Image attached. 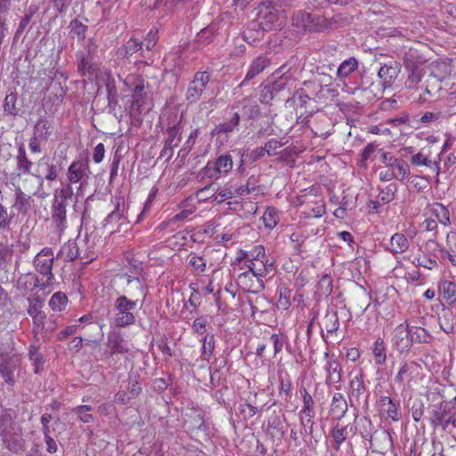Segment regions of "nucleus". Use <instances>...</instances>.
Here are the masks:
<instances>
[{"label":"nucleus","mask_w":456,"mask_h":456,"mask_svg":"<svg viewBox=\"0 0 456 456\" xmlns=\"http://www.w3.org/2000/svg\"><path fill=\"white\" fill-rule=\"evenodd\" d=\"M117 279L122 288L123 294L129 299H139L142 304L146 296V288L144 282L134 271L125 272L117 274Z\"/></svg>","instance_id":"4"},{"label":"nucleus","mask_w":456,"mask_h":456,"mask_svg":"<svg viewBox=\"0 0 456 456\" xmlns=\"http://www.w3.org/2000/svg\"><path fill=\"white\" fill-rule=\"evenodd\" d=\"M411 329L409 328V323L407 322H404L395 329V335L393 338L395 345L403 349H408L411 346Z\"/></svg>","instance_id":"30"},{"label":"nucleus","mask_w":456,"mask_h":456,"mask_svg":"<svg viewBox=\"0 0 456 456\" xmlns=\"http://www.w3.org/2000/svg\"><path fill=\"white\" fill-rule=\"evenodd\" d=\"M139 376L135 375L134 379L130 377L129 382H128V393L133 397H137L141 392H142V387L138 380Z\"/></svg>","instance_id":"64"},{"label":"nucleus","mask_w":456,"mask_h":456,"mask_svg":"<svg viewBox=\"0 0 456 456\" xmlns=\"http://www.w3.org/2000/svg\"><path fill=\"white\" fill-rule=\"evenodd\" d=\"M210 80V74L208 71H198L193 79L190 82L186 91V100L189 103H195L201 97Z\"/></svg>","instance_id":"12"},{"label":"nucleus","mask_w":456,"mask_h":456,"mask_svg":"<svg viewBox=\"0 0 456 456\" xmlns=\"http://www.w3.org/2000/svg\"><path fill=\"white\" fill-rule=\"evenodd\" d=\"M374 362L376 365H382L387 361V347L384 339L378 338L373 346Z\"/></svg>","instance_id":"48"},{"label":"nucleus","mask_w":456,"mask_h":456,"mask_svg":"<svg viewBox=\"0 0 456 456\" xmlns=\"http://www.w3.org/2000/svg\"><path fill=\"white\" fill-rule=\"evenodd\" d=\"M375 409L382 420L397 422L402 418L400 402L390 396L381 395L375 403Z\"/></svg>","instance_id":"10"},{"label":"nucleus","mask_w":456,"mask_h":456,"mask_svg":"<svg viewBox=\"0 0 456 456\" xmlns=\"http://www.w3.org/2000/svg\"><path fill=\"white\" fill-rule=\"evenodd\" d=\"M417 364L414 362H404L401 364L399 370L395 378V381L399 385H411L413 379V373L417 370Z\"/></svg>","instance_id":"32"},{"label":"nucleus","mask_w":456,"mask_h":456,"mask_svg":"<svg viewBox=\"0 0 456 456\" xmlns=\"http://www.w3.org/2000/svg\"><path fill=\"white\" fill-rule=\"evenodd\" d=\"M283 146V143L277 139H270L265 144V151H266V155L274 156L278 154L279 150Z\"/></svg>","instance_id":"63"},{"label":"nucleus","mask_w":456,"mask_h":456,"mask_svg":"<svg viewBox=\"0 0 456 456\" xmlns=\"http://www.w3.org/2000/svg\"><path fill=\"white\" fill-rule=\"evenodd\" d=\"M77 59V73L82 77H87L91 82L98 81L101 69L93 62L92 58L82 51L76 53Z\"/></svg>","instance_id":"16"},{"label":"nucleus","mask_w":456,"mask_h":456,"mask_svg":"<svg viewBox=\"0 0 456 456\" xmlns=\"http://www.w3.org/2000/svg\"><path fill=\"white\" fill-rule=\"evenodd\" d=\"M13 249L9 245H0V267L4 268L11 264Z\"/></svg>","instance_id":"60"},{"label":"nucleus","mask_w":456,"mask_h":456,"mask_svg":"<svg viewBox=\"0 0 456 456\" xmlns=\"http://www.w3.org/2000/svg\"><path fill=\"white\" fill-rule=\"evenodd\" d=\"M139 299H129L126 296H118L113 303L111 324L125 328L135 323V314Z\"/></svg>","instance_id":"2"},{"label":"nucleus","mask_w":456,"mask_h":456,"mask_svg":"<svg viewBox=\"0 0 456 456\" xmlns=\"http://www.w3.org/2000/svg\"><path fill=\"white\" fill-rule=\"evenodd\" d=\"M33 199L31 196L24 193L20 188L16 190L15 200L12 208L17 210L18 213L27 215L32 207Z\"/></svg>","instance_id":"37"},{"label":"nucleus","mask_w":456,"mask_h":456,"mask_svg":"<svg viewBox=\"0 0 456 456\" xmlns=\"http://www.w3.org/2000/svg\"><path fill=\"white\" fill-rule=\"evenodd\" d=\"M323 358L325 364L323 366L325 371V384L328 387H333L336 389L341 388L342 366L334 354L325 352Z\"/></svg>","instance_id":"11"},{"label":"nucleus","mask_w":456,"mask_h":456,"mask_svg":"<svg viewBox=\"0 0 456 456\" xmlns=\"http://www.w3.org/2000/svg\"><path fill=\"white\" fill-rule=\"evenodd\" d=\"M409 247L410 241L408 238L402 232H395L391 236L386 249L393 256H395L406 252Z\"/></svg>","instance_id":"28"},{"label":"nucleus","mask_w":456,"mask_h":456,"mask_svg":"<svg viewBox=\"0 0 456 456\" xmlns=\"http://www.w3.org/2000/svg\"><path fill=\"white\" fill-rule=\"evenodd\" d=\"M53 131V124L45 118H40L34 126V134L40 140L47 141Z\"/></svg>","instance_id":"43"},{"label":"nucleus","mask_w":456,"mask_h":456,"mask_svg":"<svg viewBox=\"0 0 456 456\" xmlns=\"http://www.w3.org/2000/svg\"><path fill=\"white\" fill-rule=\"evenodd\" d=\"M441 300L448 305L456 304V283L449 280H441L437 286Z\"/></svg>","instance_id":"27"},{"label":"nucleus","mask_w":456,"mask_h":456,"mask_svg":"<svg viewBox=\"0 0 456 456\" xmlns=\"http://www.w3.org/2000/svg\"><path fill=\"white\" fill-rule=\"evenodd\" d=\"M54 261L53 250L49 247L43 248L33 260L35 270L45 277V281L41 283V289L45 290L53 285L54 275L53 266Z\"/></svg>","instance_id":"8"},{"label":"nucleus","mask_w":456,"mask_h":456,"mask_svg":"<svg viewBox=\"0 0 456 456\" xmlns=\"http://www.w3.org/2000/svg\"><path fill=\"white\" fill-rule=\"evenodd\" d=\"M142 47V43L134 37H131L124 46L118 50V54L122 55L125 58L131 57L134 53H137Z\"/></svg>","instance_id":"47"},{"label":"nucleus","mask_w":456,"mask_h":456,"mask_svg":"<svg viewBox=\"0 0 456 456\" xmlns=\"http://www.w3.org/2000/svg\"><path fill=\"white\" fill-rule=\"evenodd\" d=\"M180 134V124L174 125L173 126H169L167 129V137L165 140V144L167 148H175L177 147L181 138L179 136Z\"/></svg>","instance_id":"52"},{"label":"nucleus","mask_w":456,"mask_h":456,"mask_svg":"<svg viewBox=\"0 0 456 456\" xmlns=\"http://www.w3.org/2000/svg\"><path fill=\"white\" fill-rule=\"evenodd\" d=\"M144 101H131L128 114L131 119V126L140 127L142 124V115L144 113Z\"/></svg>","instance_id":"38"},{"label":"nucleus","mask_w":456,"mask_h":456,"mask_svg":"<svg viewBox=\"0 0 456 456\" xmlns=\"http://www.w3.org/2000/svg\"><path fill=\"white\" fill-rule=\"evenodd\" d=\"M283 11L274 8L272 3L263 2L257 8V21L263 30H272L285 24Z\"/></svg>","instance_id":"7"},{"label":"nucleus","mask_w":456,"mask_h":456,"mask_svg":"<svg viewBox=\"0 0 456 456\" xmlns=\"http://www.w3.org/2000/svg\"><path fill=\"white\" fill-rule=\"evenodd\" d=\"M123 84L131 94L143 92L145 88V79L142 76L137 74L127 75L123 80Z\"/></svg>","instance_id":"42"},{"label":"nucleus","mask_w":456,"mask_h":456,"mask_svg":"<svg viewBox=\"0 0 456 456\" xmlns=\"http://www.w3.org/2000/svg\"><path fill=\"white\" fill-rule=\"evenodd\" d=\"M70 32L74 37H77L78 41L86 39L88 27L79 21L77 19L72 20L69 24Z\"/></svg>","instance_id":"55"},{"label":"nucleus","mask_w":456,"mask_h":456,"mask_svg":"<svg viewBox=\"0 0 456 456\" xmlns=\"http://www.w3.org/2000/svg\"><path fill=\"white\" fill-rule=\"evenodd\" d=\"M299 394L303 403V406L298 412L300 424L305 428L310 425V429H313L315 416L314 398L304 387H300ZM310 432H312V430H310Z\"/></svg>","instance_id":"13"},{"label":"nucleus","mask_w":456,"mask_h":456,"mask_svg":"<svg viewBox=\"0 0 456 456\" xmlns=\"http://www.w3.org/2000/svg\"><path fill=\"white\" fill-rule=\"evenodd\" d=\"M292 289L286 284H281L276 290V308L281 311H287L291 305Z\"/></svg>","instance_id":"36"},{"label":"nucleus","mask_w":456,"mask_h":456,"mask_svg":"<svg viewBox=\"0 0 456 456\" xmlns=\"http://www.w3.org/2000/svg\"><path fill=\"white\" fill-rule=\"evenodd\" d=\"M271 64L270 59L265 56H258L254 59L248 68L244 79L239 85L240 87L247 86L248 82L263 72Z\"/></svg>","instance_id":"26"},{"label":"nucleus","mask_w":456,"mask_h":456,"mask_svg":"<svg viewBox=\"0 0 456 456\" xmlns=\"http://www.w3.org/2000/svg\"><path fill=\"white\" fill-rule=\"evenodd\" d=\"M438 247L439 245L434 240H428L425 245V251L416 258L417 265L428 270L436 269L438 263L435 251Z\"/></svg>","instance_id":"17"},{"label":"nucleus","mask_w":456,"mask_h":456,"mask_svg":"<svg viewBox=\"0 0 456 456\" xmlns=\"http://www.w3.org/2000/svg\"><path fill=\"white\" fill-rule=\"evenodd\" d=\"M318 287L325 296L330 295L333 290V281L331 277L328 274L322 275L318 282Z\"/></svg>","instance_id":"61"},{"label":"nucleus","mask_w":456,"mask_h":456,"mask_svg":"<svg viewBox=\"0 0 456 456\" xmlns=\"http://www.w3.org/2000/svg\"><path fill=\"white\" fill-rule=\"evenodd\" d=\"M264 277L248 269L238 276L236 282L239 288L245 292L257 294L265 289Z\"/></svg>","instance_id":"14"},{"label":"nucleus","mask_w":456,"mask_h":456,"mask_svg":"<svg viewBox=\"0 0 456 456\" xmlns=\"http://www.w3.org/2000/svg\"><path fill=\"white\" fill-rule=\"evenodd\" d=\"M293 204L298 208L300 218H320L326 214L325 200L318 186L313 185L301 191L294 198Z\"/></svg>","instance_id":"1"},{"label":"nucleus","mask_w":456,"mask_h":456,"mask_svg":"<svg viewBox=\"0 0 456 456\" xmlns=\"http://www.w3.org/2000/svg\"><path fill=\"white\" fill-rule=\"evenodd\" d=\"M400 71L401 64L395 60H391L383 64L378 72V76L381 80L383 87H391L395 82Z\"/></svg>","instance_id":"18"},{"label":"nucleus","mask_w":456,"mask_h":456,"mask_svg":"<svg viewBox=\"0 0 456 456\" xmlns=\"http://www.w3.org/2000/svg\"><path fill=\"white\" fill-rule=\"evenodd\" d=\"M16 162L19 175L31 174L33 162L28 159L24 145H20L18 148Z\"/></svg>","instance_id":"41"},{"label":"nucleus","mask_w":456,"mask_h":456,"mask_svg":"<svg viewBox=\"0 0 456 456\" xmlns=\"http://www.w3.org/2000/svg\"><path fill=\"white\" fill-rule=\"evenodd\" d=\"M262 220L265 228L273 229L280 221L278 210L273 207H268L262 216Z\"/></svg>","instance_id":"50"},{"label":"nucleus","mask_w":456,"mask_h":456,"mask_svg":"<svg viewBox=\"0 0 456 456\" xmlns=\"http://www.w3.org/2000/svg\"><path fill=\"white\" fill-rule=\"evenodd\" d=\"M29 360L33 362L34 372L38 374L44 365V356L36 346H30L28 349Z\"/></svg>","instance_id":"53"},{"label":"nucleus","mask_w":456,"mask_h":456,"mask_svg":"<svg viewBox=\"0 0 456 456\" xmlns=\"http://www.w3.org/2000/svg\"><path fill=\"white\" fill-rule=\"evenodd\" d=\"M233 167L231 155L224 154L215 161H208L204 167V174L210 179H218L222 174L229 173Z\"/></svg>","instance_id":"15"},{"label":"nucleus","mask_w":456,"mask_h":456,"mask_svg":"<svg viewBox=\"0 0 456 456\" xmlns=\"http://www.w3.org/2000/svg\"><path fill=\"white\" fill-rule=\"evenodd\" d=\"M202 346H201V354H200V359L204 362H209L210 359L214 355L215 352V337L214 335L207 334L204 336V338L201 340Z\"/></svg>","instance_id":"46"},{"label":"nucleus","mask_w":456,"mask_h":456,"mask_svg":"<svg viewBox=\"0 0 456 456\" xmlns=\"http://www.w3.org/2000/svg\"><path fill=\"white\" fill-rule=\"evenodd\" d=\"M442 260H448L452 265L456 266V232L447 234L445 246L439 249Z\"/></svg>","instance_id":"29"},{"label":"nucleus","mask_w":456,"mask_h":456,"mask_svg":"<svg viewBox=\"0 0 456 456\" xmlns=\"http://www.w3.org/2000/svg\"><path fill=\"white\" fill-rule=\"evenodd\" d=\"M365 390L366 386L364 384V377L362 373H359L351 379L348 388V396L350 399L355 398L358 400L359 397L363 395Z\"/></svg>","instance_id":"40"},{"label":"nucleus","mask_w":456,"mask_h":456,"mask_svg":"<svg viewBox=\"0 0 456 456\" xmlns=\"http://www.w3.org/2000/svg\"><path fill=\"white\" fill-rule=\"evenodd\" d=\"M106 346L111 355L126 354H129L131 351V346L125 340L121 333L118 331H112L109 333Z\"/></svg>","instance_id":"21"},{"label":"nucleus","mask_w":456,"mask_h":456,"mask_svg":"<svg viewBox=\"0 0 456 456\" xmlns=\"http://www.w3.org/2000/svg\"><path fill=\"white\" fill-rule=\"evenodd\" d=\"M356 431L357 428L354 424L343 426L337 423L330 430V436L335 444V449L338 451L347 437L354 436Z\"/></svg>","instance_id":"23"},{"label":"nucleus","mask_w":456,"mask_h":456,"mask_svg":"<svg viewBox=\"0 0 456 456\" xmlns=\"http://www.w3.org/2000/svg\"><path fill=\"white\" fill-rule=\"evenodd\" d=\"M74 192L68 188H61L54 193L53 203L51 207V217L53 224L60 231L67 225L68 200H71Z\"/></svg>","instance_id":"3"},{"label":"nucleus","mask_w":456,"mask_h":456,"mask_svg":"<svg viewBox=\"0 0 456 456\" xmlns=\"http://www.w3.org/2000/svg\"><path fill=\"white\" fill-rule=\"evenodd\" d=\"M187 265L190 271L196 276H205L208 270L213 266L203 256L195 252H191L187 256Z\"/></svg>","instance_id":"24"},{"label":"nucleus","mask_w":456,"mask_h":456,"mask_svg":"<svg viewBox=\"0 0 456 456\" xmlns=\"http://www.w3.org/2000/svg\"><path fill=\"white\" fill-rule=\"evenodd\" d=\"M42 307H37L35 304H30L28 308V314L31 316L33 323L37 328H44L46 318L45 314L41 310Z\"/></svg>","instance_id":"51"},{"label":"nucleus","mask_w":456,"mask_h":456,"mask_svg":"<svg viewBox=\"0 0 456 456\" xmlns=\"http://www.w3.org/2000/svg\"><path fill=\"white\" fill-rule=\"evenodd\" d=\"M91 174L90 166L86 159L73 160L68 167L66 173V184L62 188H69L74 192L73 185L79 183L77 187V195L82 191L84 185L87 183L89 175Z\"/></svg>","instance_id":"6"},{"label":"nucleus","mask_w":456,"mask_h":456,"mask_svg":"<svg viewBox=\"0 0 456 456\" xmlns=\"http://www.w3.org/2000/svg\"><path fill=\"white\" fill-rule=\"evenodd\" d=\"M68 297L61 291L55 292L49 300V306L53 312H62L68 305Z\"/></svg>","instance_id":"49"},{"label":"nucleus","mask_w":456,"mask_h":456,"mask_svg":"<svg viewBox=\"0 0 456 456\" xmlns=\"http://www.w3.org/2000/svg\"><path fill=\"white\" fill-rule=\"evenodd\" d=\"M359 66L357 59L350 57L345 60L338 68L337 76L339 79H345L354 73Z\"/></svg>","instance_id":"44"},{"label":"nucleus","mask_w":456,"mask_h":456,"mask_svg":"<svg viewBox=\"0 0 456 456\" xmlns=\"http://www.w3.org/2000/svg\"><path fill=\"white\" fill-rule=\"evenodd\" d=\"M424 76L423 69L419 66H413L411 68V73L408 77V84L409 87L416 86L418 83H419Z\"/></svg>","instance_id":"62"},{"label":"nucleus","mask_w":456,"mask_h":456,"mask_svg":"<svg viewBox=\"0 0 456 456\" xmlns=\"http://www.w3.org/2000/svg\"><path fill=\"white\" fill-rule=\"evenodd\" d=\"M293 25L306 32H321L330 28L338 20L335 17L328 19L325 16L312 15L307 12H297L293 17Z\"/></svg>","instance_id":"5"},{"label":"nucleus","mask_w":456,"mask_h":456,"mask_svg":"<svg viewBox=\"0 0 456 456\" xmlns=\"http://www.w3.org/2000/svg\"><path fill=\"white\" fill-rule=\"evenodd\" d=\"M61 254L65 261H74L79 256V248L77 243L69 242L61 248Z\"/></svg>","instance_id":"56"},{"label":"nucleus","mask_w":456,"mask_h":456,"mask_svg":"<svg viewBox=\"0 0 456 456\" xmlns=\"http://www.w3.org/2000/svg\"><path fill=\"white\" fill-rule=\"evenodd\" d=\"M249 262L247 268L259 276H266L274 269V263L265 254L263 245H256L250 249Z\"/></svg>","instance_id":"9"},{"label":"nucleus","mask_w":456,"mask_h":456,"mask_svg":"<svg viewBox=\"0 0 456 456\" xmlns=\"http://www.w3.org/2000/svg\"><path fill=\"white\" fill-rule=\"evenodd\" d=\"M179 212L170 217L167 222H163L160 225L165 228L170 223H180L191 220V216L196 212L197 206L194 199L191 197L185 199L178 205Z\"/></svg>","instance_id":"19"},{"label":"nucleus","mask_w":456,"mask_h":456,"mask_svg":"<svg viewBox=\"0 0 456 456\" xmlns=\"http://www.w3.org/2000/svg\"><path fill=\"white\" fill-rule=\"evenodd\" d=\"M391 446V437L387 433H382L379 436L373 437L370 441L372 451L379 453H385Z\"/></svg>","instance_id":"45"},{"label":"nucleus","mask_w":456,"mask_h":456,"mask_svg":"<svg viewBox=\"0 0 456 456\" xmlns=\"http://www.w3.org/2000/svg\"><path fill=\"white\" fill-rule=\"evenodd\" d=\"M387 165L391 168L396 180L403 181L408 178L410 175V167L403 159L391 157L388 159Z\"/></svg>","instance_id":"33"},{"label":"nucleus","mask_w":456,"mask_h":456,"mask_svg":"<svg viewBox=\"0 0 456 456\" xmlns=\"http://www.w3.org/2000/svg\"><path fill=\"white\" fill-rule=\"evenodd\" d=\"M410 339H411V345L413 342L429 343L430 339H431V336L423 328L412 327V328H411Z\"/></svg>","instance_id":"54"},{"label":"nucleus","mask_w":456,"mask_h":456,"mask_svg":"<svg viewBox=\"0 0 456 456\" xmlns=\"http://www.w3.org/2000/svg\"><path fill=\"white\" fill-rule=\"evenodd\" d=\"M209 323V317L208 315H201L197 317L191 325L193 332L199 335H204L207 332V326Z\"/></svg>","instance_id":"59"},{"label":"nucleus","mask_w":456,"mask_h":456,"mask_svg":"<svg viewBox=\"0 0 456 456\" xmlns=\"http://www.w3.org/2000/svg\"><path fill=\"white\" fill-rule=\"evenodd\" d=\"M348 410L347 402L342 393H335L331 399L330 411L332 416L341 419Z\"/></svg>","instance_id":"34"},{"label":"nucleus","mask_w":456,"mask_h":456,"mask_svg":"<svg viewBox=\"0 0 456 456\" xmlns=\"http://www.w3.org/2000/svg\"><path fill=\"white\" fill-rule=\"evenodd\" d=\"M427 213L435 217L437 223L444 227L451 225V214L446 206L440 202H433L427 206Z\"/></svg>","instance_id":"25"},{"label":"nucleus","mask_w":456,"mask_h":456,"mask_svg":"<svg viewBox=\"0 0 456 456\" xmlns=\"http://www.w3.org/2000/svg\"><path fill=\"white\" fill-rule=\"evenodd\" d=\"M38 167H45V179L47 181H54L56 180L58 176V171L55 165L53 163H49L48 160H45V159H39L37 162Z\"/></svg>","instance_id":"58"},{"label":"nucleus","mask_w":456,"mask_h":456,"mask_svg":"<svg viewBox=\"0 0 456 456\" xmlns=\"http://www.w3.org/2000/svg\"><path fill=\"white\" fill-rule=\"evenodd\" d=\"M96 84L102 83L108 94V98H114L117 95L116 82L109 69H102L99 72L98 81H94Z\"/></svg>","instance_id":"39"},{"label":"nucleus","mask_w":456,"mask_h":456,"mask_svg":"<svg viewBox=\"0 0 456 456\" xmlns=\"http://www.w3.org/2000/svg\"><path fill=\"white\" fill-rule=\"evenodd\" d=\"M92 406L88 404L78 405L72 409V412L78 415L79 420L84 423H90L94 421V416L89 411H92Z\"/></svg>","instance_id":"57"},{"label":"nucleus","mask_w":456,"mask_h":456,"mask_svg":"<svg viewBox=\"0 0 456 456\" xmlns=\"http://www.w3.org/2000/svg\"><path fill=\"white\" fill-rule=\"evenodd\" d=\"M450 414L451 408L449 404L441 403L439 406L429 411V421L435 428L442 427L443 429H446L450 424V419H448Z\"/></svg>","instance_id":"22"},{"label":"nucleus","mask_w":456,"mask_h":456,"mask_svg":"<svg viewBox=\"0 0 456 456\" xmlns=\"http://www.w3.org/2000/svg\"><path fill=\"white\" fill-rule=\"evenodd\" d=\"M16 287L20 291L32 292L37 288L41 289V283L37 274L26 273L18 279Z\"/></svg>","instance_id":"35"},{"label":"nucleus","mask_w":456,"mask_h":456,"mask_svg":"<svg viewBox=\"0 0 456 456\" xmlns=\"http://www.w3.org/2000/svg\"><path fill=\"white\" fill-rule=\"evenodd\" d=\"M452 72L451 62L448 61H436L430 65V73L437 81L443 82L448 79Z\"/></svg>","instance_id":"31"},{"label":"nucleus","mask_w":456,"mask_h":456,"mask_svg":"<svg viewBox=\"0 0 456 456\" xmlns=\"http://www.w3.org/2000/svg\"><path fill=\"white\" fill-rule=\"evenodd\" d=\"M431 148L423 149L420 152L413 155L411 159V161L415 166H425L429 167L432 170L436 171L438 175L440 172V153H437L436 158H431Z\"/></svg>","instance_id":"20"}]
</instances>
